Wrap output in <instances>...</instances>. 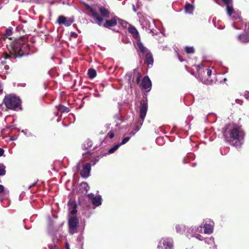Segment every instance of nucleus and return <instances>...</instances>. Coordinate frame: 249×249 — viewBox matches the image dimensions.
<instances>
[{
    "instance_id": "f257e3e1",
    "label": "nucleus",
    "mask_w": 249,
    "mask_h": 249,
    "mask_svg": "<svg viewBox=\"0 0 249 249\" xmlns=\"http://www.w3.org/2000/svg\"><path fill=\"white\" fill-rule=\"evenodd\" d=\"M224 135L226 141L236 147H240L244 143L245 133L241 127L236 124L229 125L226 129Z\"/></svg>"
},
{
    "instance_id": "f03ea898",
    "label": "nucleus",
    "mask_w": 249,
    "mask_h": 249,
    "mask_svg": "<svg viewBox=\"0 0 249 249\" xmlns=\"http://www.w3.org/2000/svg\"><path fill=\"white\" fill-rule=\"evenodd\" d=\"M12 52H11V54H5L4 57L5 59L8 58L20 57L27 53L29 50L28 45L25 43H22L21 41H18L14 42L11 45Z\"/></svg>"
},
{
    "instance_id": "7ed1b4c3",
    "label": "nucleus",
    "mask_w": 249,
    "mask_h": 249,
    "mask_svg": "<svg viewBox=\"0 0 249 249\" xmlns=\"http://www.w3.org/2000/svg\"><path fill=\"white\" fill-rule=\"evenodd\" d=\"M3 103L8 109L17 110L18 108H20L21 101L16 96L9 95L5 96Z\"/></svg>"
},
{
    "instance_id": "20e7f679",
    "label": "nucleus",
    "mask_w": 249,
    "mask_h": 249,
    "mask_svg": "<svg viewBox=\"0 0 249 249\" xmlns=\"http://www.w3.org/2000/svg\"><path fill=\"white\" fill-rule=\"evenodd\" d=\"M140 22L142 28L149 31L153 35L157 33L156 30L154 29L155 27L154 21L149 16H142L140 17Z\"/></svg>"
},
{
    "instance_id": "39448f33",
    "label": "nucleus",
    "mask_w": 249,
    "mask_h": 249,
    "mask_svg": "<svg viewBox=\"0 0 249 249\" xmlns=\"http://www.w3.org/2000/svg\"><path fill=\"white\" fill-rule=\"evenodd\" d=\"M137 48L142 54L145 55V59L144 62L148 66H152L153 64L154 60L152 54L149 50L144 47L140 41H138L137 42Z\"/></svg>"
},
{
    "instance_id": "423d86ee",
    "label": "nucleus",
    "mask_w": 249,
    "mask_h": 249,
    "mask_svg": "<svg viewBox=\"0 0 249 249\" xmlns=\"http://www.w3.org/2000/svg\"><path fill=\"white\" fill-rule=\"evenodd\" d=\"M77 170L80 171V173L82 177L87 178L89 176L91 170V164L87 163L83 164L82 161H79L76 165Z\"/></svg>"
},
{
    "instance_id": "0eeeda50",
    "label": "nucleus",
    "mask_w": 249,
    "mask_h": 249,
    "mask_svg": "<svg viewBox=\"0 0 249 249\" xmlns=\"http://www.w3.org/2000/svg\"><path fill=\"white\" fill-rule=\"evenodd\" d=\"M158 249H174V241L170 237H163L160 239L157 245Z\"/></svg>"
},
{
    "instance_id": "6e6552de",
    "label": "nucleus",
    "mask_w": 249,
    "mask_h": 249,
    "mask_svg": "<svg viewBox=\"0 0 249 249\" xmlns=\"http://www.w3.org/2000/svg\"><path fill=\"white\" fill-rule=\"evenodd\" d=\"M79 221L76 217H71L69 219V231L71 234L77 232Z\"/></svg>"
},
{
    "instance_id": "1a4fd4ad",
    "label": "nucleus",
    "mask_w": 249,
    "mask_h": 249,
    "mask_svg": "<svg viewBox=\"0 0 249 249\" xmlns=\"http://www.w3.org/2000/svg\"><path fill=\"white\" fill-rule=\"evenodd\" d=\"M203 223L204 233L208 234H211L213 230L214 225L213 221L210 219H208L204 221Z\"/></svg>"
},
{
    "instance_id": "9d476101",
    "label": "nucleus",
    "mask_w": 249,
    "mask_h": 249,
    "mask_svg": "<svg viewBox=\"0 0 249 249\" xmlns=\"http://www.w3.org/2000/svg\"><path fill=\"white\" fill-rule=\"evenodd\" d=\"M73 22V17L67 18L64 16H59L56 21L59 25H64L66 26H70Z\"/></svg>"
},
{
    "instance_id": "9b49d317",
    "label": "nucleus",
    "mask_w": 249,
    "mask_h": 249,
    "mask_svg": "<svg viewBox=\"0 0 249 249\" xmlns=\"http://www.w3.org/2000/svg\"><path fill=\"white\" fill-rule=\"evenodd\" d=\"M84 4L85 6L86 7V8L91 13L92 16L94 19L95 20V22L99 25H101L102 22L103 20L102 18L100 17L99 15L90 6L86 3H84Z\"/></svg>"
},
{
    "instance_id": "f8f14e48",
    "label": "nucleus",
    "mask_w": 249,
    "mask_h": 249,
    "mask_svg": "<svg viewBox=\"0 0 249 249\" xmlns=\"http://www.w3.org/2000/svg\"><path fill=\"white\" fill-rule=\"evenodd\" d=\"M191 236L194 237L199 240H203V237L199 234L200 233L203 232V226L200 225L199 227H193L191 229Z\"/></svg>"
},
{
    "instance_id": "ddd939ff",
    "label": "nucleus",
    "mask_w": 249,
    "mask_h": 249,
    "mask_svg": "<svg viewBox=\"0 0 249 249\" xmlns=\"http://www.w3.org/2000/svg\"><path fill=\"white\" fill-rule=\"evenodd\" d=\"M148 108L147 103L146 101L143 100L141 102L140 110V118L141 119H144L146 115Z\"/></svg>"
},
{
    "instance_id": "4468645a",
    "label": "nucleus",
    "mask_w": 249,
    "mask_h": 249,
    "mask_svg": "<svg viewBox=\"0 0 249 249\" xmlns=\"http://www.w3.org/2000/svg\"><path fill=\"white\" fill-rule=\"evenodd\" d=\"M89 198L91 199L92 203L95 206H99L102 204V197L100 196H94V195L91 193L88 195Z\"/></svg>"
},
{
    "instance_id": "2eb2a0df",
    "label": "nucleus",
    "mask_w": 249,
    "mask_h": 249,
    "mask_svg": "<svg viewBox=\"0 0 249 249\" xmlns=\"http://www.w3.org/2000/svg\"><path fill=\"white\" fill-rule=\"evenodd\" d=\"M222 2L226 5V10L229 16L231 17L234 13L232 7V0H221Z\"/></svg>"
},
{
    "instance_id": "dca6fc26",
    "label": "nucleus",
    "mask_w": 249,
    "mask_h": 249,
    "mask_svg": "<svg viewBox=\"0 0 249 249\" xmlns=\"http://www.w3.org/2000/svg\"><path fill=\"white\" fill-rule=\"evenodd\" d=\"M151 82L148 76H145L142 82V86L143 89L149 91L151 88Z\"/></svg>"
},
{
    "instance_id": "f3484780",
    "label": "nucleus",
    "mask_w": 249,
    "mask_h": 249,
    "mask_svg": "<svg viewBox=\"0 0 249 249\" xmlns=\"http://www.w3.org/2000/svg\"><path fill=\"white\" fill-rule=\"evenodd\" d=\"M118 18L114 17L111 19L107 20L104 24V26L106 28H109L115 26L117 23Z\"/></svg>"
},
{
    "instance_id": "a211bd4d",
    "label": "nucleus",
    "mask_w": 249,
    "mask_h": 249,
    "mask_svg": "<svg viewBox=\"0 0 249 249\" xmlns=\"http://www.w3.org/2000/svg\"><path fill=\"white\" fill-rule=\"evenodd\" d=\"M238 40L241 43H248L249 42V36L247 35H240L238 36Z\"/></svg>"
},
{
    "instance_id": "6ab92c4d",
    "label": "nucleus",
    "mask_w": 249,
    "mask_h": 249,
    "mask_svg": "<svg viewBox=\"0 0 249 249\" xmlns=\"http://www.w3.org/2000/svg\"><path fill=\"white\" fill-rule=\"evenodd\" d=\"M99 11H100V13L101 16L103 17L108 18L109 17V12L108 11V10L107 9H106L103 7H101L99 8Z\"/></svg>"
},
{
    "instance_id": "aec40b11",
    "label": "nucleus",
    "mask_w": 249,
    "mask_h": 249,
    "mask_svg": "<svg viewBox=\"0 0 249 249\" xmlns=\"http://www.w3.org/2000/svg\"><path fill=\"white\" fill-rule=\"evenodd\" d=\"M129 32L133 35L134 37L138 38L139 37V35L137 30L134 27H131L129 28Z\"/></svg>"
},
{
    "instance_id": "412c9836",
    "label": "nucleus",
    "mask_w": 249,
    "mask_h": 249,
    "mask_svg": "<svg viewBox=\"0 0 249 249\" xmlns=\"http://www.w3.org/2000/svg\"><path fill=\"white\" fill-rule=\"evenodd\" d=\"M185 12L189 14H192L194 9V6L193 5L187 3L185 6Z\"/></svg>"
},
{
    "instance_id": "4be33fe9",
    "label": "nucleus",
    "mask_w": 249,
    "mask_h": 249,
    "mask_svg": "<svg viewBox=\"0 0 249 249\" xmlns=\"http://www.w3.org/2000/svg\"><path fill=\"white\" fill-rule=\"evenodd\" d=\"M92 145V141L89 140H86L82 144V148L85 150L91 147Z\"/></svg>"
},
{
    "instance_id": "5701e85b",
    "label": "nucleus",
    "mask_w": 249,
    "mask_h": 249,
    "mask_svg": "<svg viewBox=\"0 0 249 249\" xmlns=\"http://www.w3.org/2000/svg\"><path fill=\"white\" fill-rule=\"evenodd\" d=\"M176 231L178 232L181 233L185 231V226L183 225H177L176 226Z\"/></svg>"
},
{
    "instance_id": "b1692460",
    "label": "nucleus",
    "mask_w": 249,
    "mask_h": 249,
    "mask_svg": "<svg viewBox=\"0 0 249 249\" xmlns=\"http://www.w3.org/2000/svg\"><path fill=\"white\" fill-rule=\"evenodd\" d=\"M89 77L92 79L94 78L96 75V72L94 69H89L88 71Z\"/></svg>"
},
{
    "instance_id": "393cba45",
    "label": "nucleus",
    "mask_w": 249,
    "mask_h": 249,
    "mask_svg": "<svg viewBox=\"0 0 249 249\" xmlns=\"http://www.w3.org/2000/svg\"><path fill=\"white\" fill-rule=\"evenodd\" d=\"M120 146L119 145V144L118 143L114 145L113 147H112L111 148H110L108 150L107 154L113 153L115 151H116L119 148V147Z\"/></svg>"
},
{
    "instance_id": "a878e982",
    "label": "nucleus",
    "mask_w": 249,
    "mask_h": 249,
    "mask_svg": "<svg viewBox=\"0 0 249 249\" xmlns=\"http://www.w3.org/2000/svg\"><path fill=\"white\" fill-rule=\"evenodd\" d=\"M115 121H116V124L115 125L117 127L119 128V125L122 123V120L121 119V116L119 115H117L116 116H115Z\"/></svg>"
},
{
    "instance_id": "bb28decb",
    "label": "nucleus",
    "mask_w": 249,
    "mask_h": 249,
    "mask_svg": "<svg viewBox=\"0 0 249 249\" xmlns=\"http://www.w3.org/2000/svg\"><path fill=\"white\" fill-rule=\"evenodd\" d=\"M57 109L62 112H68L69 111V109L68 107L62 105H59L57 107Z\"/></svg>"
},
{
    "instance_id": "cd10ccee",
    "label": "nucleus",
    "mask_w": 249,
    "mask_h": 249,
    "mask_svg": "<svg viewBox=\"0 0 249 249\" xmlns=\"http://www.w3.org/2000/svg\"><path fill=\"white\" fill-rule=\"evenodd\" d=\"M5 166L2 163H0V176H3L5 174Z\"/></svg>"
},
{
    "instance_id": "c85d7f7f",
    "label": "nucleus",
    "mask_w": 249,
    "mask_h": 249,
    "mask_svg": "<svg viewBox=\"0 0 249 249\" xmlns=\"http://www.w3.org/2000/svg\"><path fill=\"white\" fill-rule=\"evenodd\" d=\"M80 186L86 192H88V191L89 189V186L88 184L86 182H82V183H81Z\"/></svg>"
},
{
    "instance_id": "c756f323",
    "label": "nucleus",
    "mask_w": 249,
    "mask_h": 249,
    "mask_svg": "<svg viewBox=\"0 0 249 249\" xmlns=\"http://www.w3.org/2000/svg\"><path fill=\"white\" fill-rule=\"evenodd\" d=\"M5 194V191L4 190V187L2 185H0V201L2 199V196Z\"/></svg>"
},
{
    "instance_id": "7c9ffc66",
    "label": "nucleus",
    "mask_w": 249,
    "mask_h": 249,
    "mask_svg": "<svg viewBox=\"0 0 249 249\" xmlns=\"http://www.w3.org/2000/svg\"><path fill=\"white\" fill-rule=\"evenodd\" d=\"M185 51L188 53H194V49L193 47H186Z\"/></svg>"
},
{
    "instance_id": "2f4dec72",
    "label": "nucleus",
    "mask_w": 249,
    "mask_h": 249,
    "mask_svg": "<svg viewBox=\"0 0 249 249\" xmlns=\"http://www.w3.org/2000/svg\"><path fill=\"white\" fill-rule=\"evenodd\" d=\"M130 139V137H126L123 139L122 142L118 144H119L120 146L124 145L127 142H128L129 141Z\"/></svg>"
},
{
    "instance_id": "473e14b6",
    "label": "nucleus",
    "mask_w": 249,
    "mask_h": 249,
    "mask_svg": "<svg viewBox=\"0 0 249 249\" xmlns=\"http://www.w3.org/2000/svg\"><path fill=\"white\" fill-rule=\"evenodd\" d=\"M118 22L119 24L122 25L124 27H125L127 25V22L122 19L118 18Z\"/></svg>"
},
{
    "instance_id": "72a5a7b5",
    "label": "nucleus",
    "mask_w": 249,
    "mask_h": 249,
    "mask_svg": "<svg viewBox=\"0 0 249 249\" xmlns=\"http://www.w3.org/2000/svg\"><path fill=\"white\" fill-rule=\"evenodd\" d=\"M196 69L197 70V71L198 73V74H202V71H201V69L202 68V64H200L199 65L196 66Z\"/></svg>"
},
{
    "instance_id": "f704fd0d",
    "label": "nucleus",
    "mask_w": 249,
    "mask_h": 249,
    "mask_svg": "<svg viewBox=\"0 0 249 249\" xmlns=\"http://www.w3.org/2000/svg\"><path fill=\"white\" fill-rule=\"evenodd\" d=\"M12 34V30L10 29H7L6 30V33H5V36L6 37H8L10 36H11Z\"/></svg>"
},
{
    "instance_id": "c9c22d12",
    "label": "nucleus",
    "mask_w": 249,
    "mask_h": 249,
    "mask_svg": "<svg viewBox=\"0 0 249 249\" xmlns=\"http://www.w3.org/2000/svg\"><path fill=\"white\" fill-rule=\"evenodd\" d=\"M99 159H100V158H99V156H97V157H95L94 159V160H93L91 161L92 165H95L96 163L98 162V161L99 160Z\"/></svg>"
},
{
    "instance_id": "e433bc0d",
    "label": "nucleus",
    "mask_w": 249,
    "mask_h": 249,
    "mask_svg": "<svg viewBox=\"0 0 249 249\" xmlns=\"http://www.w3.org/2000/svg\"><path fill=\"white\" fill-rule=\"evenodd\" d=\"M114 133L112 130L110 131L107 135V137H108L110 139L113 138L114 137Z\"/></svg>"
},
{
    "instance_id": "4c0bfd02",
    "label": "nucleus",
    "mask_w": 249,
    "mask_h": 249,
    "mask_svg": "<svg viewBox=\"0 0 249 249\" xmlns=\"http://www.w3.org/2000/svg\"><path fill=\"white\" fill-rule=\"evenodd\" d=\"M140 79H141V75H140V74L139 73H138L137 74V78H136L137 84H139L140 83Z\"/></svg>"
},
{
    "instance_id": "58836bf2",
    "label": "nucleus",
    "mask_w": 249,
    "mask_h": 249,
    "mask_svg": "<svg viewBox=\"0 0 249 249\" xmlns=\"http://www.w3.org/2000/svg\"><path fill=\"white\" fill-rule=\"evenodd\" d=\"M139 127H138V128H137V129H136L135 130H134V131H133V130H132V131L130 132V134L131 135H132V136L134 135H135V134L136 133V132H137V131L139 130Z\"/></svg>"
},
{
    "instance_id": "ea45409f",
    "label": "nucleus",
    "mask_w": 249,
    "mask_h": 249,
    "mask_svg": "<svg viewBox=\"0 0 249 249\" xmlns=\"http://www.w3.org/2000/svg\"><path fill=\"white\" fill-rule=\"evenodd\" d=\"M212 70L211 69H207V74L208 76H210L212 75Z\"/></svg>"
},
{
    "instance_id": "a19ab883",
    "label": "nucleus",
    "mask_w": 249,
    "mask_h": 249,
    "mask_svg": "<svg viewBox=\"0 0 249 249\" xmlns=\"http://www.w3.org/2000/svg\"><path fill=\"white\" fill-rule=\"evenodd\" d=\"M144 119H141L140 118V119L138 121V124L140 125V126H142V123L143 122V120H144Z\"/></svg>"
},
{
    "instance_id": "79ce46f5",
    "label": "nucleus",
    "mask_w": 249,
    "mask_h": 249,
    "mask_svg": "<svg viewBox=\"0 0 249 249\" xmlns=\"http://www.w3.org/2000/svg\"><path fill=\"white\" fill-rule=\"evenodd\" d=\"M77 213V211L75 209V208H74L71 211V214H72V215H74L75 214H76V213Z\"/></svg>"
},
{
    "instance_id": "37998d69",
    "label": "nucleus",
    "mask_w": 249,
    "mask_h": 249,
    "mask_svg": "<svg viewBox=\"0 0 249 249\" xmlns=\"http://www.w3.org/2000/svg\"><path fill=\"white\" fill-rule=\"evenodd\" d=\"M4 150L2 148H0V157L2 156L4 154Z\"/></svg>"
},
{
    "instance_id": "c03bdc74",
    "label": "nucleus",
    "mask_w": 249,
    "mask_h": 249,
    "mask_svg": "<svg viewBox=\"0 0 249 249\" xmlns=\"http://www.w3.org/2000/svg\"><path fill=\"white\" fill-rule=\"evenodd\" d=\"M65 248L66 249H70L69 245L68 242L65 243Z\"/></svg>"
},
{
    "instance_id": "a18cd8bd",
    "label": "nucleus",
    "mask_w": 249,
    "mask_h": 249,
    "mask_svg": "<svg viewBox=\"0 0 249 249\" xmlns=\"http://www.w3.org/2000/svg\"><path fill=\"white\" fill-rule=\"evenodd\" d=\"M236 102L239 104H242V101L239 99H236Z\"/></svg>"
},
{
    "instance_id": "49530a36",
    "label": "nucleus",
    "mask_w": 249,
    "mask_h": 249,
    "mask_svg": "<svg viewBox=\"0 0 249 249\" xmlns=\"http://www.w3.org/2000/svg\"><path fill=\"white\" fill-rule=\"evenodd\" d=\"M10 141H15V140H17V138L16 137H11L10 138Z\"/></svg>"
},
{
    "instance_id": "de8ad7c7",
    "label": "nucleus",
    "mask_w": 249,
    "mask_h": 249,
    "mask_svg": "<svg viewBox=\"0 0 249 249\" xmlns=\"http://www.w3.org/2000/svg\"><path fill=\"white\" fill-rule=\"evenodd\" d=\"M212 240V241H213V237H212L211 238H210V239H206V240H205V242H207V240Z\"/></svg>"
},
{
    "instance_id": "09e8293b",
    "label": "nucleus",
    "mask_w": 249,
    "mask_h": 249,
    "mask_svg": "<svg viewBox=\"0 0 249 249\" xmlns=\"http://www.w3.org/2000/svg\"><path fill=\"white\" fill-rule=\"evenodd\" d=\"M162 140V138H158L157 139V143H159V142L160 141V140Z\"/></svg>"
},
{
    "instance_id": "8fccbe9b",
    "label": "nucleus",
    "mask_w": 249,
    "mask_h": 249,
    "mask_svg": "<svg viewBox=\"0 0 249 249\" xmlns=\"http://www.w3.org/2000/svg\"><path fill=\"white\" fill-rule=\"evenodd\" d=\"M133 10L134 12H136V8H135V6L134 4H133Z\"/></svg>"
},
{
    "instance_id": "3c124183",
    "label": "nucleus",
    "mask_w": 249,
    "mask_h": 249,
    "mask_svg": "<svg viewBox=\"0 0 249 249\" xmlns=\"http://www.w3.org/2000/svg\"><path fill=\"white\" fill-rule=\"evenodd\" d=\"M35 185V183H34V184H33L32 185H30V186H29V187L30 188V187H33V186H34Z\"/></svg>"
},
{
    "instance_id": "603ef678",
    "label": "nucleus",
    "mask_w": 249,
    "mask_h": 249,
    "mask_svg": "<svg viewBox=\"0 0 249 249\" xmlns=\"http://www.w3.org/2000/svg\"><path fill=\"white\" fill-rule=\"evenodd\" d=\"M233 27L235 28V29H238V28H237L235 27V25H234V24H233Z\"/></svg>"
},
{
    "instance_id": "864d4df0",
    "label": "nucleus",
    "mask_w": 249,
    "mask_h": 249,
    "mask_svg": "<svg viewBox=\"0 0 249 249\" xmlns=\"http://www.w3.org/2000/svg\"><path fill=\"white\" fill-rule=\"evenodd\" d=\"M224 81H227V79H226V78H224Z\"/></svg>"
}]
</instances>
